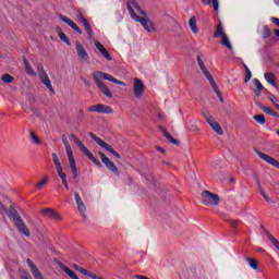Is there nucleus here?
<instances>
[{
  "mask_svg": "<svg viewBox=\"0 0 279 279\" xmlns=\"http://www.w3.org/2000/svg\"><path fill=\"white\" fill-rule=\"evenodd\" d=\"M253 119L258 123L259 125H265L267 123V120L265 119V114H257L254 116Z\"/></svg>",
  "mask_w": 279,
  "mask_h": 279,
  "instance_id": "32",
  "label": "nucleus"
},
{
  "mask_svg": "<svg viewBox=\"0 0 279 279\" xmlns=\"http://www.w3.org/2000/svg\"><path fill=\"white\" fill-rule=\"evenodd\" d=\"M57 29H58V32H60V29H61V28H60V27H58Z\"/></svg>",
  "mask_w": 279,
  "mask_h": 279,
  "instance_id": "64",
  "label": "nucleus"
},
{
  "mask_svg": "<svg viewBox=\"0 0 279 279\" xmlns=\"http://www.w3.org/2000/svg\"><path fill=\"white\" fill-rule=\"evenodd\" d=\"M72 267H73V269H75V271H78L80 274H83V276H86V274H88L87 269L82 268L77 264H73Z\"/></svg>",
  "mask_w": 279,
  "mask_h": 279,
  "instance_id": "40",
  "label": "nucleus"
},
{
  "mask_svg": "<svg viewBox=\"0 0 279 279\" xmlns=\"http://www.w3.org/2000/svg\"><path fill=\"white\" fill-rule=\"evenodd\" d=\"M259 193L266 202H271V199L269 198V196L266 195V193L263 189L259 190Z\"/></svg>",
  "mask_w": 279,
  "mask_h": 279,
  "instance_id": "49",
  "label": "nucleus"
},
{
  "mask_svg": "<svg viewBox=\"0 0 279 279\" xmlns=\"http://www.w3.org/2000/svg\"><path fill=\"white\" fill-rule=\"evenodd\" d=\"M71 138L74 141V143L81 149V151H83L84 156H86V158H88V160H92V162H94V165H96V167H98V169H101L104 167L99 162V160H97V158H95L93 153H90V150H88L86 145H84V143H82V141H80V138H77V136H75V134H71Z\"/></svg>",
  "mask_w": 279,
  "mask_h": 279,
  "instance_id": "3",
  "label": "nucleus"
},
{
  "mask_svg": "<svg viewBox=\"0 0 279 279\" xmlns=\"http://www.w3.org/2000/svg\"><path fill=\"white\" fill-rule=\"evenodd\" d=\"M63 185H64V187L66 189V191H69V182H68V181H64V182H63Z\"/></svg>",
  "mask_w": 279,
  "mask_h": 279,
  "instance_id": "59",
  "label": "nucleus"
},
{
  "mask_svg": "<svg viewBox=\"0 0 279 279\" xmlns=\"http://www.w3.org/2000/svg\"><path fill=\"white\" fill-rule=\"evenodd\" d=\"M264 77L268 84L274 86L275 88H278V84L276 83V75L271 72H267L264 74Z\"/></svg>",
  "mask_w": 279,
  "mask_h": 279,
  "instance_id": "22",
  "label": "nucleus"
},
{
  "mask_svg": "<svg viewBox=\"0 0 279 279\" xmlns=\"http://www.w3.org/2000/svg\"><path fill=\"white\" fill-rule=\"evenodd\" d=\"M0 210H3V213L8 214V207L3 205V203L0 202Z\"/></svg>",
  "mask_w": 279,
  "mask_h": 279,
  "instance_id": "54",
  "label": "nucleus"
},
{
  "mask_svg": "<svg viewBox=\"0 0 279 279\" xmlns=\"http://www.w3.org/2000/svg\"><path fill=\"white\" fill-rule=\"evenodd\" d=\"M253 84L256 88V89H254L255 97H258L263 93V90H265V86H263V84L260 83V81L258 78H255L253 81Z\"/></svg>",
  "mask_w": 279,
  "mask_h": 279,
  "instance_id": "23",
  "label": "nucleus"
},
{
  "mask_svg": "<svg viewBox=\"0 0 279 279\" xmlns=\"http://www.w3.org/2000/svg\"><path fill=\"white\" fill-rule=\"evenodd\" d=\"M68 159L70 162V169L72 170V175L74 180H77V165L75 163V157L73 153H68Z\"/></svg>",
  "mask_w": 279,
  "mask_h": 279,
  "instance_id": "17",
  "label": "nucleus"
},
{
  "mask_svg": "<svg viewBox=\"0 0 279 279\" xmlns=\"http://www.w3.org/2000/svg\"><path fill=\"white\" fill-rule=\"evenodd\" d=\"M84 119H86V117L84 116V110L80 109L78 110V121H84Z\"/></svg>",
  "mask_w": 279,
  "mask_h": 279,
  "instance_id": "50",
  "label": "nucleus"
},
{
  "mask_svg": "<svg viewBox=\"0 0 279 279\" xmlns=\"http://www.w3.org/2000/svg\"><path fill=\"white\" fill-rule=\"evenodd\" d=\"M203 117L207 121L208 125H210V128H211V125H215L217 123L215 121V118L213 116H210V113H208V112H204Z\"/></svg>",
  "mask_w": 279,
  "mask_h": 279,
  "instance_id": "31",
  "label": "nucleus"
},
{
  "mask_svg": "<svg viewBox=\"0 0 279 279\" xmlns=\"http://www.w3.org/2000/svg\"><path fill=\"white\" fill-rule=\"evenodd\" d=\"M59 19H60V21H62L63 23L69 25V27H71L77 34H80V35L83 34L82 28H80V26H77V24H75V22H73V20L66 17V15L59 14Z\"/></svg>",
  "mask_w": 279,
  "mask_h": 279,
  "instance_id": "14",
  "label": "nucleus"
},
{
  "mask_svg": "<svg viewBox=\"0 0 279 279\" xmlns=\"http://www.w3.org/2000/svg\"><path fill=\"white\" fill-rule=\"evenodd\" d=\"M59 38L65 43V45H69V47H71V41L69 40V37H66V34L60 32L59 33Z\"/></svg>",
  "mask_w": 279,
  "mask_h": 279,
  "instance_id": "41",
  "label": "nucleus"
},
{
  "mask_svg": "<svg viewBox=\"0 0 279 279\" xmlns=\"http://www.w3.org/2000/svg\"><path fill=\"white\" fill-rule=\"evenodd\" d=\"M29 135L34 143H36V145H40L43 143V141H40V138L36 136V133L33 130L29 131Z\"/></svg>",
  "mask_w": 279,
  "mask_h": 279,
  "instance_id": "39",
  "label": "nucleus"
},
{
  "mask_svg": "<svg viewBox=\"0 0 279 279\" xmlns=\"http://www.w3.org/2000/svg\"><path fill=\"white\" fill-rule=\"evenodd\" d=\"M14 223L20 234H23L24 236H32V232H29V228H27V225H25V221L23 220V218H20Z\"/></svg>",
  "mask_w": 279,
  "mask_h": 279,
  "instance_id": "13",
  "label": "nucleus"
},
{
  "mask_svg": "<svg viewBox=\"0 0 279 279\" xmlns=\"http://www.w3.org/2000/svg\"><path fill=\"white\" fill-rule=\"evenodd\" d=\"M25 71H26L27 75L36 76V72H35L34 69L32 68V64L26 65V66H25Z\"/></svg>",
  "mask_w": 279,
  "mask_h": 279,
  "instance_id": "45",
  "label": "nucleus"
},
{
  "mask_svg": "<svg viewBox=\"0 0 279 279\" xmlns=\"http://www.w3.org/2000/svg\"><path fill=\"white\" fill-rule=\"evenodd\" d=\"M7 215H9V217H12L14 222L19 221V219H22L21 214H19V210H16V208H14L13 206L10 207Z\"/></svg>",
  "mask_w": 279,
  "mask_h": 279,
  "instance_id": "25",
  "label": "nucleus"
},
{
  "mask_svg": "<svg viewBox=\"0 0 279 279\" xmlns=\"http://www.w3.org/2000/svg\"><path fill=\"white\" fill-rule=\"evenodd\" d=\"M203 75H205L206 80H208L209 84H213L215 82V78L213 77V74L208 71V68H206V64H203L199 66Z\"/></svg>",
  "mask_w": 279,
  "mask_h": 279,
  "instance_id": "24",
  "label": "nucleus"
},
{
  "mask_svg": "<svg viewBox=\"0 0 279 279\" xmlns=\"http://www.w3.org/2000/svg\"><path fill=\"white\" fill-rule=\"evenodd\" d=\"M274 34L277 36V38H279V29L278 28L274 29Z\"/></svg>",
  "mask_w": 279,
  "mask_h": 279,
  "instance_id": "58",
  "label": "nucleus"
},
{
  "mask_svg": "<svg viewBox=\"0 0 279 279\" xmlns=\"http://www.w3.org/2000/svg\"><path fill=\"white\" fill-rule=\"evenodd\" d=\"M270 21L274 23V25H277V27H279V19L278 17H271Z\"/></svg>",
  "mask_w": 279,
  "mask_h": 279,
  "instance_id": "53",
  "label": "nucleus"
},
{
  "mask_svg": "<svg viewBox=\"0 0 279 279\" xmlns=\"http://www.w3.org/2000/svg\"><path fill=\"white\" fill-rule=\"evenodd\" d=\"M98 156H100L101 162L105 163V167H107L109 171L114 173V175H121V172H119V168H117V165H114V162H112V160H110V158H108L106 154H104V151H98Z\"/></svg>",
  "mask_w": 279,
  "mask_h": 279,
  "instance_id": "7",
  "label": "nucleus"
},
{
  "mask_svg": "<svg viewBox=\"0 0 279 279\" xmlns=\"http://www.w3.org/2000/svg\"><path fill=\"white\" fill-rule=\"evenodd\" d=\"M21 279H34L32 278V275H29V272L22 270L21 271Z\"/></svg>",
  "mask_w": 279,
  "mask_h": 279,
  "instance_id": "46",
  "label": "nucleus"
},
{
  "mask_svg": "<svg viewBox=\"0 0 279 279\" xmlns=\"http://www.w3.org/2000/svg\"><path fill=\"white\" fill-rule=\"evenodd\" d=\"M48 184H49V175H44V178L37 184H35V189L37 191H40L41 189H45V186H47Z\"/></svg>",
  "mask_w": 279,
  "mask_h": 279,
  "instance_id": "26",
  "label": "nucleus"
},
{
  "mask_svg": "<svg viewBox=\"0 0 279 279\" xmlns=\"http://www.w3.org/2000/svg\"><path fill=\"white\" fill-rule=\"evenodd\" d=\"M133 93L136 99H142L143 95H145V84L141 78H134Z\"/></svg>",
  "mask_w": 279,
  "mask_h": 279,
  "instance_id": "10",
  "label": "nucleus"
},
{
  "mask_svg": "<svg viewBox=\"0 0 279 279\" xmlns=\"http://www.w3.org/2000/svg\"><path fill=\"white\" fill-rule=\"evenodd\" d=\"M227 221H228V223H230L231 228H239V226H241V223H243L241 220H234V219H230Z\"/></svg>",
  "mask_w": 279,
  "mask_h": 279,
  "instance_id": "44",
  "label": "nucleus"
},
{
  "mask_svg": "<svg viewBox=\"0 0 279 279\" xmlns=\"http://www.w3.org/2000/svg\"><path fill=\"white\" fill-rule=\"evenodd\" d=\"M92 77H93L96 86L99 88V90L102 93V95L108 97V99H112V92H110V88H108L104 84L102 80H108L109 82H112L113 84H118L119 86H125V83L114 78L112 75H110L106 72H94L92 74Z\"/></svg>",
  "mask_w": 279,
  "mask_h": 279,
  "instance_id": "2",
  "label": "nucleus"
},
{
  "mask_svg": "<svg viewBox=\"0 0 279 279\" xmlns=\"http://www.w3.org/2000/svg\"><path fill=\"white\" fill-rule=\"evenodd\" d=\"M62 141H63V145L65 146L66 154L73 153V149L71 148V144L69 143V140H66V135H63Z\"/></svg>",
  "mask_w": 279,
  "mask_h": 279,
  "instance_id": "34",
  "label": "nucleus"
},
{
  "mask_svg": "<svg viewBox=\"0 0 279 279\" xmlns=\"http://www.w3.org/2000/svg\"><path fill=\"white\" fill-rule=\"evenodd\" d=\"M246 260L248 262V265L252 267V269H258V262L256 259L248 257Z\"/></svg>",
  "mask_w": 279,
  "mask_h": 279,
  "instance_id": "38",
  "label": "nucleus"
},
{
  "mask_svg": "<svg viewBox=\"0 0 279 279\" xmlns=\"http://www.w3.org/2000/svg\"><path fill=\"white\" fill-rule=\"evenodd\" d=\"M57 173H58L59 178H61L62 182H66V173H64L63 168H59L57 170Z\"/></svg>",
  "mask_w": 279,
  "mask_h": 279,
  "instance_id": "43",
  "label": "nucleus"
},
{
  "mask_svg": "<svg viewBox=\"0 0 279 279\" xmlns=\"http://www.w3.org/2000/svg\"><path fill=\"white\" fill-rule=\"evenodd\" d=\"M75 47L80 60H82V62H88V60H90V57L88 56L86 48L82 46V43L76 41Z\"/></svg>",
  "mask_w": 279,
  "mask_h": 279,
  "instance_id": "11",
  "label": "nucleus"
},
{
  "mask_svg": "<svg viewBox=\"0 0 279 279\" xmlns=\"http://www.w3.org/2000/svg\"><path fill=\"white\" fill-rule=\"evenodd\" d=\"M264 232H265L267 239H269V241H270L271 243H272V241L276 240V238H274V235H271L267 229H264Z\"/></svg>",
  "mask_w": 279,
  "mask_h": 279,
  "instance_id": "47",
  "label": "nucleus"
},
{
  "mask_svg": "<svg viewBox=\"0 0 279 279\" xmlns=\"http://www.w3.org/2000/svg\"><path fill=\"white\" fill-rule=\"evenodd\" d=\"M210 86H211L213 90L216 93L220 102L223 104V96L221 95V90L219 89V86H217V83L214 81V83H210Z\"/></svg>",
  "mask_w": 279,
  "mask_h": 279,
  "instance_id": "29",
  "label": "nucleus"
},
{
  "mask_svg": "<svg viewBox=\"0 0 279 279\" xmlns=\"http://www.w3.org/2000/svg\"><path fill=\"white\" fill-rule=\"evenodd\" d=\"M82 82L87 86V88H90V82L86 80L84 76H81Z\"/></svg>",
  "mask_w": 279,
  "mask_h": 279,
  "instance_id": "51",
  "label": "nucleus"
},
{
  "mask_svg": "<svg viewBox=\"0 0 279 279\" xmlns=\"http://www.w3.org/2000/svg\"><path fill=\"white\" fill-rule=\"evenodd\" d=\"M88 112H98L99 114H112L114 112V109H112V107L110 106L98 104L89 107Z\"/></svg>",
  "mask_w": 279,
  "mask_h": 279,
  "instance_id": "9",
  "label": "nucleus"
},
{
  "mask_svg": "<svg viewBox=\"0 0 279 279\" xmlns=\"http://www.w3.org/2000/svg\"><path fill=\"white\" fill-rule=\"evenodd\" d=\"M202 199L204 206H219V202H221V198L217 194L207 190L203 191Z\"/></svg>",
  "mask_w": 279,
  "mask_h": 279,
  "instance_id": "6",
  "label": "nucleus"
},
{
  "mask_svg": "<svg viewBox=\"0 0 279 279\" xmlns=\"http://www.w3.org/2000/svg\"><path fill=\"white\" fill-rule=\"evenodd\" d=\"M189 25L193 34H197V32H199V29L197 28V17L192 16L189 21Z\"/></svg>",
  "mask_w": 279,
  "mask_h": 279,
  "instance_id": "27",
  "label": "nucleus"
},
{
  "mask_svg": "<svg viewBox=\"0 0 279 279\" xmlns=\"http://www.w3.org/2000/svg\"><path fill=\"white\" fill-rule=\"evenodd\" d=\"M202 2L204 3V5H211L213 4V0H202Z\"/></svg>",
  "mask_w": 279,
  "mask_h": 279,
  "instance_id": "55",
  "label": "nucleus"
},
{
  "mask_svg": "<svg viewBox=\"0 0 279 279\" xmlns=\"http://www.w3.org/2000/svg\"><path fill=\"white\" fill-rule=\"evenodd\" d=\"M76 19L80 23H82V25L90 40L93 38V26H90V23H88V20H86V17L80 10L76 11Z\"/></svg>",
  "mask_w": 279,
  "mask_h": 279,
  "instance_id": "8",
  "label": "nucleus"
},
{
  "mask_svg": "<svg viewBox=\"0 0 279 279\" xmlns=\"http://www.w3.org/2000/svg\"><path fill=\"white\" fill-rule=\"evenodd\" d=\"M126 9L131 14V19H133V21H136V23H141L142 27H144L146 32H156V27H154V22L149 20V16H147V13L143 11L136 0H129L126 3Z\"/></svg>",
  "mask_w": 279,
  "mask_h": 279,
  "instance_id": "1",
  "label": "nucleus"
},
{
  "mask_svg": "<svg viewBox=\"0 0 279 279\" xmlns=\"http://www.w3.org/2000/svg\"><path fill=\"white\" fill-rule=\"evenodd\" d=\"M226 35V32H223V25L219 23L216 27V32L214 34V38H222Z\"/></svg>",
  "mask_w": 279,
  "mask_h": 279,
  "instance_id": "28",
  "label": "nucleus"
},
{
  "mask_svg": "<svg viewBox=\"0 0 279 279\" xmlns=\"http://www.w3.org/2000/svg\"><path fill=\"white\" fill-rule=\"evenodd\" d=\"M159 118L162 119V114H159Z\"/></svg>",
  "mask_w": 279,
  "mask_h": 279,
  "instance_id": "63",
  "label": "nucleus"
},
{
  "mask_svg": "<svg viewBox=\"0 0 279 279\" xmlns=\"http://www.w3.org/2000/svg\"><path fill=\"white\" fill-rule=\"evenodd\" d=\"M256 154L262 160H264L265 162H268V165H271L272 167H276L277 169H279V161L276 160L274 157L266 155L259 150H257Z\"/></svg>",
  "mask_w": 279,
  "mask_h": 279,
  "instance_id": "16",
  "label": "nucleus"
},
{
  "mask_svg": "<svg viewBox=\"0 0 279 279\" xmlns=\"http://www.w3.org/2000/svg\"><path fill=\"white\" fill-rule=\"evenodd\" d=\"M89 136L93 141H95V143H97V145H99V147H102V149H106V151H109V154H112V156H114L116 158H121V155H119L118 151L114 150V148H112L110 144L106 143V141L95 135V133L89 132Z\"/></svg>",
  "mask_w": 279,
  "mask_h": 279,
  "instance_id": "5",
  "label": "nucleus"
},
{
  "mask_svg": "<svg viewBox=\"0 0 279 279\" xmlns=\"http://www.w3.org/2000/svg\"><path fill=\"white\" fill-rule=\"evenodd\" d=\"M268 99L271 101L272 105L276 104V100H274V98L269 97Z\"/></svg>",
  "mask_w": 279,
  "mask_h": 279,
  "instance_id": "60",
  "label": "nucleus"
},
{
  "mask_svg": "<svg viewBox=\"0 0 279 279\" xmlns=\"http://www.w3.org/2000/svg\"><path fill=\"white\" fill-rule=\"evenodd\" d=\"M59 267H60V269H62V271H64V274H66V276H69V278L80 279L77 274H75V271H73L71 268L66 267L64 264L60 263Z\"/></svg>",
  "mask_w": 279,
  "mask_h": 279,
  "instance_id": "20",
  "label": "nucleus"
},
{
  "mask_svg": "<svg viewBox=\"0 0 279 279\" xmlns=\"http://www.w3.org/2000/svg\"><path fill=\"white\" fill-rule=\"evenodd\" d=\"M260 228H262V230H264V231L266 230V229H265V226H263V225L260 226Z\"/></svg>",
  "mask_w": 279,
  "mask_h": 279,
  "instance_id": "62",
  "label": "nucleus"
},
{
  "mask_svg": "<svg viewBox=\"0 0 279 279\" xmlns=\"http://www.w3.org/2000/svg\"><path fill=\"white\" fill-rule=\"evenodd\" d=\"M271 36V29L269 28V26H264L263 27V33H262V37L264 39H267Z\"/></svg>",
  "mask_w": 279,
  "mask_h": 279,
  "instance_id": "36",
  "label": "nucleus"
},
{
  "mask_svg": "<svg viewBox=\"0 0 279 279\" xmlns=\"http://www.w3.org/2000/svg\"><path fill=\"white\" fill-rule=\"evenodd\" d=\"M156 148H157L158 151H160L161 154H167V150H165L162 147L157 146Z\"/></svg>",
  "mask_w": 279,
  "mask_h": 279,
  "instance_id": "57",
  "label": "nucleus"
},
{
  "mask_svg": "<svg viewBox=\"0 0 279 279\" xmlns=\"http://www.w3.org/2000/svg\"><path fill=\"white\" fill-rule=\"evenodd\" d=\"M75 202L77 205V210L83 219H86V205H84V201H82V196H80V193H74Z\"/></svg>",
  "mask_w": 279,
  "mask_h": 279,
  "instance_id": "12",
  "label": "nucleus"
},
{
  "mask_svg": "<svg viewBox=\"0 0 279 279\" xmlns=\"http://www.w3.org/2000/svg\"><path fill=\"white\" fill-rule=\"evenodd\" d=\"M221 45H223V47H227V49H229L230 51H232V44L230 43V39L228 38V35H223L221 37Z\"/></svg>",
  "mask_w": 279,
  "mask_h": 279,
  "instance_id": "30",
  "label": "nucleus"
},
{
  "mask_svg": "<svg viewBox=\"0 0 279 279\" xmlns=\"http://www.w3.org/2000/svg\"><path fill=\"white\" fill-rule=\"evenodd\" d=\"M52 160L54 162L57 171L58 169H62V163H60V159L58 158V155L56 153H52Z\"/></svg>",
  "mask_w": 279,
  "mask_h": 279,
  "instance_id": "35",
  "label": "nucleus"
},
{
  "mask_svg": "<svg viewBox=\"0 0 279 279\" xmlns=\"http://www.w3.org/2000/svg\"><path fill=\"white\" fill-rule=\"evenodd\" d=\"M41 215H44V217L54 219L56 221H62V216L60 215V213L56 211L52 208L41 209Z\"/></svg>",
  "mask_w": 279,
  "mask_h": 279,
  "instance_id": "15",
  "label": "nucleus"
},
{
  "mask_svg": "<svg viewBox=\"0 0 279 279\" xmlns=\"http://www.w3.org/2000/svg\"><path fill=\"white\" fill-rule=\"evenodd\" d=\"M36 69H37V73H38V76H39V80H40L41 84L45 85L46 88H48V90H50V93L52 95H54L56 89H53V85H51V80H49V75L45 71V66H43V64L38 63L36 65Z\"/></svg>",
  "mask_w": 279,
  "mask_h": 279,
  "instance_id": "4",
  "label": "nucleus"
},
{
  "mask_svg": "<svg viewBox=\"0 0 279 279\" xmlns=\"http://www.w3.org/2000/svg\"><path fill=\"white\" fill-rule=\"evenodd\" d=\"M215 12H219V0H211Z\"/></svg>",
  "mask_w": 279,
  "mask_h": 279,
  "instance_id": "48",
  "label": "nucleus"
},
{
  "mask_svg": "<svg viewBox=\"0 0 279 279\" xmlns=\"http://www.w3.org/2000/svg\"><path fill=\"white\" fill-rule=\"evenodd\" d=\"M258 108L265 112V114H269L270 117H275L276 119H279V113L276 112L274 109L270 107L264 106V105H258Z\"/></svg>",
  "mask_w": 279,
  "mask_h": 279,
  "instance_id": "21",
  "label": "nucleus"
},
{
  "mask_svg": "<svg viewBox=\"0 0 279 279\" xmlns=\"http://www.w3.org/2000/svg\"><path fill=\"white\" fill-rule=\"evenodd\" d=\"M211 130H214V132H217L219 136H223V129H221V124H219L218 122L211 124Z\"/></svg>",
  "mask_w": 279,
  "mask_h": 279,
  "instance_id": "33",
  "label": "nucleus"
},
{
  "mask_svg": "<svg viewBox=\"0 0 279 279\" xmlns=\"http://www.w3.org/2000/svg\"><path fill=\"white\" fill-rule=\"evenodd\" d=\"M23 62H24V66H28L29 65V61L25 57H23Z\"/></svg>",
  "mask_w": 279,
  "mask_h": 279,
  "instance_id": "56",
  "label": "nucleus"
},
{
  "mask_svg": "<svg viewBox=\"0 0 279 279\" xmlns=\"http://www.w3.org/2000/svg\"><path fill=\"white\" fill-rule=\"evenodd\" d=\"M274 106H275V108H277V110H279V105L278 104L274 102Z\"/></svg>",
  "mask_w": 279,
  "mask_h": 279,
  "instance_id": "61",
  "label": "nucleus"
},
{
  "mask_svg": "<svg viewBox=\"0 0 279 279\" xmlns=\"http://www.w3.org/2000/svg\"><path fill=\"white\" fill-rule=\"evenodd\" d=\"M244 69H245V84H247V82L250 80H252V71H250V68H247L245 64H244Z\"/></svg>",
  "mask_w": 279,
  "mask_h": 279,
  "instance_id": "42",
  "label": "nucleus"
},
{
  "mask_svg": "<svg viewBox=\"0 0 279 279\" xmlns=\"http://www.w3.org/2000/svg\"><path fill=\"white\" fill-rule=\"evenodd\" d=\"M1 80L4 84H12L14 82V77L10 74L2 75Z\"/></svg>",
  "mask_w": 279,
  "mask_h": 279,
  "instance_id": "37",
  "label": "nucleus"
},
{
  "mask_svg": "<svg viewBox=\"0 0 279 279\" xmlns=\"http://www.w3.org/2000/svg\"><path fill=\"white\" fill-rule=\"evenodd\" d=\"M94 45L96 49H98V51L101 53V56H104L108 60V62H112V57L110 56V52H108V50L106 49V47L102 46L101 43L95 41Z\"/></svg>",
  "mask_w": 279,
  "mask_h": 279,
  "instance_id": "18",
  "label": "nucleus"
},
{
  "mask_svg": "<svg viewBox=\"0 0 279 279\" xmlns=\"http://www.w3.org/2000/svg\"><path fill=\"white\" fill-rule=\"evenodd\" d=\"M159 130H160L161 134H163L165 138H167V141L169 143H171L172 145H180V141L173 138V136L169 132H167V129H165V126L159 125Z\"/></svg>",
  "mask_w": 279,
  "mask_h": 279,
  "instance_id": "19",
  "label": "nucleus"
},
{
  "mask_svg": "<svg viewBox=\"0 0 279 279\" xmlns=\"http://www.w3.org/2000/svg\"><path fill=\"white\" fill-rule=\"evenodd\" d=\"M196 60H197L198 66H203L204 65V60H202L201 56H197Z\"/></svg>",
  "mask_w": 279,
  "mask_h": 279,
  "instance_id": "52",
  "label": "nucleus"
}]
</instances>
